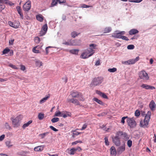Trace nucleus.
Returning a JSON list of instances; mask_svg holds the SVG:
<instances>
[{"mask_svg": "<svg viewBox=\"0 0 156 156\" xmlns=\"http://www.w3.org/2000/svg\"><path fill=\"white\" fill-rule=\"evenodd\" d=\"M5 8V6L4 5L0 4V12H1Z\"/></svg>", "mask_w": 156, "mask_h": 156, "instance_id": "0e129e2a", "label": "nucleus"}, {"mask_svg": "<svg viewBox=\"0 0 156 156\" xmlns=\"http://www.w3.org/2000/svg\"><path fill=\"white\" fill-rule=\"evenodd\" d=\"M22 116L19 115L15 118L12 119V124L14 127H17L20 126V121L21 120Z\"/></svg>", "mask_w": 156, "mask_h": 156, "instance_id": "f03ea898", "label": "nucleus"}, {"mask_svg": "<svg viewBox=\"0 0 156 156\" xmlns=\"http://www.w3.org/2000/svg\"><path fill=\"white\" fill-rule=\"evenodd\" d=\"M81 41L80 40H72V46L73 45H80L81 44Z\"/></svg>", "mask_w": 156, "mask_h": 156, "instance_id": "4468645a", "label": "nucleus"}, {"mask_svg": "<svg viewBox=\"0 0 156 156\" xmlns=\"http://www.w3.org/2000/svg\"><path fill=\"white\" fill-rule=\"evenodd\" d=\"M40 39L38 37H36L34 38V41L36 43H39L40 42Z\"/></svg>", "mask_w": 156, "mask_h": 156, "instance_id": "5fc2aeb1", "label": "nucleus"}, {"mask_svg": "<svg viewBox=\"0 0 156 156\" xmlns=\"http://www.w3.org/2000/svg\"><path fill=\"white\" fill-rule=\"evenodd\" d=\"M37 20L39 21L42 22L43 20V17L41 15H38L36 16Z\"/></svg>", "mask_w": 156, "mask_h": 156, "instance_id": "c85d7f7f", "label": "nucleus"}, {"mask_svg": "<svg viewBox=\"0 0 156 156\" xmlns=\"http://www.w3.org/2000/svg\"><path fill=\"white\" fill-rule=\"evenodd\" d=\"M125 150V145L124 144L122 145L119 147L117 150V152L119 154H121Z\"/></svg>", "mask_w": 156, "mask_h": 156, "instance_id": "dca6fc26", "label": "nucleus"}, {"mask_svg": "<svg viewBox=\"0 0 156 156\" xmlns=\"http://www.w3.org/2000/svg\"><path fill=\"white\" fill-rule=\"evenodd\" d=\"M14 41V39H12L10 40H9V44L10 45H12L13 44V42Z\"/></svg>", "mask_w": 156, "mask_h": 156, "instance_id": "774afa93", "label": "nucleus"}, {"mask_svg": "<svg viewBox=\"0 0 156 156\" xmlns=\"http://www.w3.org/2000/svg\"><path fill=\"white\" fill-rule=\"evenodd\" d=\"M134 46L133 44H130L127 46V48L128 49H133L134 48Z\"/></svg>", "mask_w": 156, "mask_h": 156, "instance_id": "de8ad7c7", "label": "nucleus"}, {"mask_svg": "<svg viewBox=\"0 0 156 156\" xmlns=\"http://www.w3.org/2000/svg\"><path fill=\"white\" fill-rule=\"evenodd\" d=\"M44 117V114L41 113L38 114V117L39 120H42L43 119Z\"/></svg>", "mask_w": 156, "mask_h": 156, "instance_id": "c9c22d12", "label": "nucleus"}, {"mask_svg": "<svg viewBox=\"0 0 156 156\" xmlns=\"http://www.w3.org/2000/svg\"><path fill=\"white\" fill-rule=\"evenodd\" d=\"M79 33L76 32L74 31L72 32L71 33V36L73 38H75L78 35Z\"/></svg>", "mask_w": 156, "mask_h": 156, "instance_id": "f704fd0d", "label": "nucleus"}, {"mask_svg": "<svg viewBox=\"0 0 156 156\" xmlns=\"http://www.w3.org/2000/svg\"><path fill=\"white\" fill-rule=\"evenodd\" d=\"M151 115V112L150 111H148L146 115L144 120L140 121V127L144 128L148 127V125L149 124Z\"/></svg>", "mask_w": 156, "mask_h": 156, "instance_id": "f257e3e1", "label": "nucleus"}, {"mask_svg": "<svg viewBox=\"0 0 156 156\" xmlns=\"http://www.w3.org/2000/svg\"><path fill=\"white\" fill-rule=\"evenodd\" d=\"M117 71V69L115 68H112L109 69L108 71L111 73H114Z\"/></svg>", "mask_w": 156, "mask_h": 156, "instance_id": "a19ab883", "label": "nucleus"}, {"mask_svg": "<svg viewBox=\"0 0 156 156\" xmlns=\"http://www.w3.org/2000/svg\"><path fill=\"white\" fill-rule=\"evenodd\" d=\"M139 31L135 29H133L130 30L129 31V34L130 35L135 34L138 33Z\"/></svg>", "mask_w": 156, "mask_h": 156, "instance_id": "b1692460", "label": "nucleus"}, {"mask_svg": "<svg viewBox=\"0 0 156 156\" xmlns=\"http://www.w3.org/2000/svg\"><path fill=\"white\" fill-rule=\"evenodd\" d=\"M74 148H71L70 150V154L71 155H73L74 154V152L75 151Z\"/></svg>", "mask_w": 156, "mask_h": 156, "instance_id": "bf43d9fd", "label": "nucleus"}, {"mask_svg": "<svg viewBox=\"0 0 156 156\" xmlns=\"http://www.w3.org/2000/svg\"><path fill=\"white\" fill-rule=\"evenodd\" d=\"M44 145H41L35 147L34 148V150L36 151H41L44 149Z\"/></svg>", "mask_w": 156, "mask_h": 156, "instance_id": "f3484780", "label": "nucleus"}, {"mask_svg": "<svg viewBox=\"0 0 156 156\" xmlns=\"http://www.w3.org/2000/svg\"><path fill=\"white\" fill-rule=\"evenodd\" d=\"M93 100L95 101L98 104H99L100 105H101L103 106H104L105 105V103L103 102L101 100L98 99L97 98H94L93 99Z\"/></svg>", "mask_w": 156, "mask_h": 156, "instance_id": "a878e982", "label": "nucleus"}, {"mask_svg": "<svg viewBox=\"0 0 156 156\" xmlns=\"http://www.w3.org/2000/svg\"><path fill=\"white\" fill-rule=\"evenodd\" d=\"M78 129H77L75 130H72L71 131V132L72 133V137L74 138L77 136L79 135L81 133L80 132H79L76 131L77 130H79Z\"/></svg>", "mask_w": 156, "mask_h": 156, "instance_id": "4be33fe9", "label": "nucleus"}, {"mask_svg": "<svg viewBox=\"0 0 156 156\" xmlns=\"http://www.w3.org/2000/svg\"><path fill=\"white\" fill-rule=\"evenodd\" d=\"M140 115V112L139 110H137L135 112V115L136 116H139Z\"/></svg>", "mask_w": 156, "mask_h": 156, "instance_id": "13d9d810", "label": "nucleus"}, {"mask_svg": "<svg viewBox=\"0 0 156 156\" xmlns=\"http://www.w3.org/2000/svg\"><path fill=\"white\" fill-rule=\"evenodd\" d=\"M111 154L113 156H115L116 154V150L114 147H112L110 149Z\"/></svg>", "mask_w": 156, "mask_h": 156, "instance_id": "393cba45", "label": "nucleus"}, {"mask_svg": "<svg viewBox=\"0 0 156 156\" xmlns=\"http://www.w3.org/2000/svg\"><path fill=\"white\" fill-rule=\"evenodd\" d=\"M69 102H71L76 105H80V102L79 101L76 99L71 98L68 100Z\"/></svg>", "mask_w": 156, "mask_h": 156, "instance_id": "a211bd4d", "label": "nucleus"}, {"mask_svg": "<svg viewBox=\"0 0 156 156\" xmlns=\"http://www.w3.org/2000/svg\"><path fill=\"white\" fill-rule=\"evenodd\" d=\"M70 95L73 98L79 97V95H80V93L76 91H73L71 92Z\"/></svg>", "mask_w": 156, "mask_h": 156, "instance_id": "6ab92c4d", "label": "nucleus"}, {"mask_svg": "<svg viewBox=\"0 0 156 156\" xmlns=\"http://www.w3.org/2000/svg\"><path fill=\"white\" fill-rule=\"evenodd\" d=\"M35 62L36 66L39 67H41L43 65V63L42 62L37 59L35 60Z\"/></svg>", "mask_w": 156, "mask_h": 156, "instance_id": "5701e85b", "label": "nucleus"}, {"mask_svg": "<svg viewBox=\"0 0 156 156\" xmlns=\"http://www.w3.org/2000/svg\"><path fill=\"white\" fill-rule=\"evenodd\" d=\"M112 30V28L110 27H106L104 30V33H106L110 32Z\"/></svg>", "mask_w": 156, "mask_h": 156, "instance_id": "7c9ffc66", "label": "nucleus"}, {"mask_svg": "<svg viewBox=\"0 0 156 156\" xmlns=\"http://www.w3.org/2000/svg\"><path fill=\"white\" fill-rule=\"evenodd\" d=\"M100 127L103 130H105L106 131H107L108 129H107L105 127V126L104 125H103L102 126H100Z\"/></svg>", "mask_w": 156, "mask_h": 156, "instance_id": "e2e57ef3", "label": "nucleus"}, {"mask_svg": "<svg viewBox=\"0 0 156 156\" xmlns=\"http://www.w3.org/2000/svg\"><path fill=\"white\" fill-rule=\"evenodd\" d=\"M132 144V141L131 140H129L127 142V145L129 147H130Z\"/></svg>", "mask_w": 156, "mask_h": 156, "instance_id": "a18cd8bd", "label": "nucleus"}, {"mask_svg": "<svg viewBox=\"0 0 156 156\" xmlns=\"http://www.w3.org/2000/svg\"><path fill=\"white\" fill-rule=\"evenodd\" d=\"M117 135H119L120 138L127 140L129 138V136L125 132H123L122 131H119L117 133Z\"/></svg>", "mask_w": 156, "mask_h": 156, "instance_id": "6e6552de", "label": "nucleus"}, {"mask_svg": "<svg viewBox=\"0 0 156 156\" xmlns=\"http://www.w3.org/2000/svg\"><path fill=\"white\" fill-rule=\"evenodd\" d=\"M46 33V32H45L44 31L41 30L40 33V34L41 36H43L45 35Z\"/></svg>", "mask_w": 156, "mask_h": 156, "instance_id": "680f3d73", "label": "nucleus"}, {"mask_svg": "<svg viewBox=\"0 0 156 156\" xmlns=\"http://www.w3.org/2000/svg\"><path fill=\"white\" fill-rule=\"evenodd\" d=\"M127 122L128 125L131 128H133L136 126V122L133 118H128L127 120Z\"/></svg>", "mask_w": 156, "mask_h": 156, "instance_id": "20e7f679", "label": "nucleus"}, {"mask_svg": "<svg viewBox=\"0 0 156 156\" xmlns=\"http://www.w3.org/2000/svg\"><path fill=\"white\" fill-rule=\"evenodd\" d=\"M17 12H18V13H19V14L20 15V16L21 17V18H22V19H23V14L22 12H21V10L20 11H18Z\"/></svg>", "mask_w": 156, "mask_h": 156, "instance_id": "69168bd1", "label": "nucleus"}, {"mask_svg": "<svg viewBox=\"0 0 156 156\" xmlns=\"http://www.w3.org/2000/svg\"><path fill=\"white\" fill-rule=\"evenodd\" d=\"M87 123H85L83 125L82 128L81 129H80V130H84L85 129L87 128Z\"/></svg>", "mask_w": 156, "mask_h": 156, "instance_id": "09e8293b", "label": "nucleus"}, {"mask_svg": "<svg viewBox=\"0 0 156 156\" xmlns=\"http://www.w3.org/2000/svg\"><path fill=\"white\" fill-rule=\"evenodd\" d=\"M96 93L103 98L105 99H108V98L107 96L104 93L101 92L100 91L97 90L96 91Z\"/></svg>", "mask_w": 156, "mask_h": 156, "instance_id": "aec40b11", "label": "nucleus"}, {"mask_svg": "<svg viewBox=\"0 0 156 156\" xmlns=\"http://www.w3.org/2000/svg\"><path fill=\"white\" fill-rule=\"evenodd\" d=\"M62 114L59 111H57L55 112L54 116L62 117L61 115Z\"/></svg>", "mask_w": 156, "mask_h": 156, "instance_id": "e433bc0d", "label": "nucleus"}, {"mask_svg": "<svg viewBox=\"0 0 156 156\" xmlns=\"http://www.w3.org/2000/svg\"><path fill=\"white\" fill-rule=\"evenodd\" d=\"M49 98V96H46L44 98L42 99H41L40 101V103L41 104H42L44 102H45Z\"/></svg>", "mask_w": 156, "mask_h": 156, "instance_id": "cd10ccee", "label": "nucleus"}, {"mask_svg": "<svg viewBox=\"0 0 156 156\" xmlns=\"http://www.w3.org/2000/svg\"><path fill=\"white\" fill-rule=\"evenodd\" d=\"M128 118H129L127 116H124L122 118L121 120V122L122 124H124L125 123V119L127 118V119H128Z\"/></svg>", "mask_w": 156, "mask_h": 156, "instance_id": "3c124183", "label": "nucleus"}, {"mask_svg": "<svg viewBox=\"0 0 156 156\" xmlns=\"http://www.w3.org/2000/svg\"><path fill=\"white\" fill-rule=\"evenodd\" d=\"M64 118H65L68 116H71V113L69 112H67L66 113H63L61 115Z\"/></svg>", "mask_w": 156, "mask_h": 156, "instance_id": "72a5a7b5", "label": "nucleus"}, {"mask_svg": "<svg viewBox=\"0 0 156 156\" xmlns=\"http://www.w3.org/2000/svg\"><path fill=\"white\" fill-rule=\"evenodd\" d=\"M120 38H121L122 40H125L127 41L129 40L128 38L126 36L121 35V37Z\"/></svg>", "mask_w": 156, "mask_h": 156, "instance_id": "864d4df0", "label": "nucleus"}, {"mask_svg": "<svg viewBox=\"0 0 156 156\" xmlns=\"http://www.w3.org/2000/svg\"><path fill=\"white\" fill-rule=\"evenodd\" d=\"M91 52L87 49L85 50L81 54L80 57L83 59H86L92 55Z\"/></svg>", "mask_w": 156, "mask_h": 156, "instance_id": "423d86ee", "label": "nucleus"}, {"mask_svg": "<svg viewBox=\"0 0 156 156\" xmlns=\"http://www.w3.org/2000/svg\"><path fill=\"white\" fill-rule=\"evenodd\" d=\"M4 3L6 4L9 5L10 6H12L14 5L13 3L10 1H8L7 0H4Z\"/></svg>", "mask_w": 156, "mask_h": 156, "instance_id": "37998d69", "label": "nucleus"}, {"mask_svg": "<svg viewBox=\"0 0 156 156\" xmlns=\"http://www.w3.org/2000/svg\"><path fill=\"white\" fill-rule=\"evenodd\" d=\"M48 133V132H46L40 134L39 136L41 139H43Z\"/></svg>", "mask_w": 156, "mask_h": 156, "instance_id": "79ce46f5", "label": "nucleus"}, {"mask_svg": "<svg viewBox=\"0 0 156 156\" xmlns=\"http://www.w3.org/2000/svg\"><path fill=\"white\" fill-rule=\"evenodd\" d=\"M52 130H53V131H55V132H56V131H58V130L56 129L55 128V127H54L53 126H50V127H49Z\"/></svg>", "mask_w": 156, "mask_h": 156, "instance_id": "052dcab7", "label": "nucleus"}, {"mask_svg": "<svg viewBox=\"0 0 156 156\" xmlns=\"http://www.w3.org/2000/svg\"><path fill=\"white\" fill-rule=\"evenodd\" d=\"M78 98L80 101H83L84 100V98L83 97L82 94L81 93H80V95H79Z\"/></svg>", "mask_w": 156, "mask_h": 156, "instance_id": "6e6d98bb", "label": "nucleus"}, {"mask_svg": "<svg viewBox=\"0 0 156 156\" xmlns=\"http://www.w3.org/2000/svg\"><path fill=\"white\" fill-rule=\"evenodd\" d=\"M125 34V31H120L119 30H116L112 34V37L116 38H120L121 36L124 35Z\"/></svg>", "mask_w": 156, "mask_h": 156, "instance_id": "39448f33", "label": "nucleus"}, {"mask_svg": "<svg viewBox=\"0 0 156 156\" xmlns=\"http://www.w3.org/2000/svg\"><path fill=\"white\" fill-rule=\"evenodd\" d=\"M149 107L151 110L152 111L155 110L156 107V105L154 101L152 100L150 102L149 105Z\"/></svg>", "mask_w": 156, "mask_h": 156, "instance_id": "2eb2a0df", "label": "nucleus"}, {"mask_svg": "<svg viewBox=\"0 0 156 156\" xmlns=\"http://www.w3.org/2000/svg\"><path fill=\"white\" fill-rule=\"evenodd\" d=\"M120 137L117 135V133H116V136L113 139V141L115 144L117 146H119L120 144V142L119 140Z\"/></svg>", "mask_w": 156, "mask_h": 156, "instance_id": "9b49d317", "label": "nucleus"}, {"mask_svg": "<svg viewBox=\"0 0 156 156\" xmlns=\"http://www.w3.org/2000/svg\"><path fill=\"white\" fill-rule=\"evenodd\" d=\"M37 47V46H35L33 48L32 51L34 53H40L39 51L38 50L36 49Z\"/></svg>", "mask_w": 156, "mask_h": 156, "instance_id": "ea45409f", "label": "nucleus"}, {"mask_svg": "<svg viewBox=\"0 0 156 156\" xmlns=\"http://www.w3.org/2000/svg\"><path fill=\"white\" fill-rule=\"evenodd\" d=\"M104 140H105V143L106 145H109V142L108 141V138L107 137H105L104 138Z\"/></svg>", "mask_w": 156, "mask_h": 156, "instance_id": "4d7b16f0", "label": "nucleus"}, {"mask_svg": "<svg viewBox=\"0 0 156 156\" xmlns=\"http://www.w3.org/2000/svg\"><path fill=\"white\" fill-rule=\"evenodd\" d=\"M31 2L30 1H28L23 5V9L24 11H27L30 9Z\"/></svg>", "mask_w": 156, "mask_h": 156, "instance_id": "9d476101", "label": "nucleus"}, {"mask_svg": "<svg viewBox=\"0 0 156 156\" xmlns=\"http://www.w3.org/2000/svg\"><path fill=\"white\" fill-rule=\"evenodd\" d=\"M28 152L27 151H22L21 152H18V154L21 155H24L25 154L27 153Z\"/></svg>", "mask_w": 156, "mask_h": 156, "instance_id": "8fccbe9b", "label": "nucleus"}, {"mask_svg": "<svg viewBox=\"0 0 156 156\" xmlns=\"http://www.w3.org/2000/svg\"><path fill=\"white\" fill-rule=\"evenodd\" d=\"M9 25L11 27L15 28H17L19 26L20 23L19 22H12L11 21L8 22Z\"/></svg>", "mask_w": 156, "mask_h": 156, "instance_id": "f8f14e48", "label": "nucleus"}, {"mask_svg": "<svg viewBox=\"0 0 156 156\" xmlns=\"http://www.w3.org/2000/svg\"><path fill=\"white\" fill-rule=\"evenodd\" d=\"M140 87L143 88H144L147 90H153L155 89V87H154L144 84H143L142 85H141L140 86Z\"/></svg>", "mask_w": 156, "mask_h": 156, "instance_id": "ddd939ff", "label": "nucleus"}, {"mask_svg": "<svg viewBox=\"0 0 156 156\" xmlns=\"http://www.w3.org/2000/svg\"><path fill=\"white\" fill-rule=\"evenodd\" d=\"M10 51V50L8 48H6L3 51L2 53L3 54H5L7 53Z\"/></svg>", "mask_w": 156, "mask_h": 156, "instance_id": "49530a36", "label": "nucleus"}, {"mask_svg": "<svg viewBox=\"0 0 156 156\" xmlns=\"http://www.w3.org/2000/svg\"><path fill=\"white\" fill-rule=\"evenodd\" d=\"M9 66L14 69H18V68L16 67L15 65H12L11 64H10L9 65Z\"/></svg>", "mask_w": 156, "mask_h": 156, "instance_id": "603ef678", "label": "nucleus"}, {"mask_svg": "<svg viewBox=\"0 0 156 156\" xmlns=\"http://www.w3.org/2000/svg\"><path fill=\"white\" fill-rule=\"evenodd\" d=\"M32 120H30L27 122L25 123L23 126V128L24 129H25L26 127L28 126L31 123H32Z\"/></svg>", "mask_w": 156, "mask_h": 156, "instance_id": "c756f323", "label": "nucleus"}, {"mask_svg": "<svg viewBox=\"0 0 156 156\" xmlns=\"http://www.w3.org/2000/svg\"><path fill=\"white\" fill-rule=\"evenodd\" d=\"M59 119L58 118L55 117L52 118L51 120V121L52 123H55L58 121Z\"/></svg>", "mask_w": 156, "mask_h": 156, "instance_id": "c03bdc74", "label": "nucleus"}, {"mask_svg": "<svg viewBox=\"0 0 156 156\" xmlns=\"http://www.w3.org/2000/svg\"><path fill=\"white\" fill-rule=\"evenodd\" d=\"M79 50L78 49H72L70 50L69 52L73 54L77 55L78 54Z\"/></svg>", "mask_w": 156, "mask_h": 156, "instance_id": "473e14b6", "label": "nucleus"}, {"mask_svg": "<svg viewBox=\"0 0 156 156\" xmlns=\"http://www.w3.org/2000/svg\"><path fill=\"white\" fill-rule=\"evenodd\" d=\"M62 44L67 46H72L71 40H68L67 41H64L62 43Z\"/></svg>", "mask_w": 156, "mask_h": 156, "instance_id": "bb28decb", "label": "nucleus"}, {"mask_svg": "<svg viewBox=\"0 0 156 156\" xmlns=\"http://www.w3.org/2000/svg\"><path fill=\"white\" fill-rule=\"evenodd\" d=\"M139 59V57H136L135 58L130 59L129 60V65L134 64L136 62L138 61Z\"/></svg>", "mask_w": 156, "mask_h": 156, "instance_id": "412c9836", "label": "nucleus"}, {"mask_svg": "<svg viewBox=\"0 0 156 156\" xmlns=\"http://www.w3.org/2000/svg\"><path fill=\"white\" fill-rule=\"evenodd\" d=\"M5 144L6 146L8 148L10 147L13 146V145L12 144L11 142L10 141H6Z\"/></svg>", "mask_w": 156, "mask_h": 156, "instance_id": "2f4dec72", "label": "nucleus"}, {"mask_svg": "<svg viewBox=\"0 0 156 156\" xmlns=\"http://www.w3.org/2000/svg\"><path fill=\"white\" fill-rule=\"evenodd\" d=\"M58 2V0H53L51 3V7H53L57 4Z\"/></svg>", "mask_w": 156, "mask_h": 156, "instance_id": "58836bf2", "label": "nucleus"}, {"mask_svg": "<svg viewBox=\"0 0 156 156\" xmlns=\"http://www.w3.org/2000/svg\"><path fill=\"white\" fill-rule=\"evenodd\" d=\"M102 77H99L94 78L93 81L92 83L94 86H97L101 84L103 81Z\"/></svg>", "mask_w": 156, "mask_h": 156, "instance_id": "0eeeda50", "label": "nucleus"}, {"mask_svg": "<svg viewBox=\"0 0 156 156\" xmlns=\"http://www.w3.org/2000/svg\"><path fill=\"white\" fill-rule=\"evenodd\" d=\"M139 78L141 79H142L144 80H148L149 77L148 74L145 71H141L139 73Z\"/></svg>", "mask_w": 156, "mask_h": 156, "instance_id": "7ed1b4c3", "label": "nucleus"}, {"mask_svg": "<svg viewBox=\"0 0 156 156\" xmlns=\"http://www.w3.org/2000/svg\"><path fill=\"white\" fill-rule=\"evenodd\" d=\"M97 45L94 44H92L89 45V47L87 49L91 52L92 55L94 53L95 51L94 49H96Z\"/></svg>", "mask_w": 156, "mask_h": 156, "instance_id": "1a4fd4ad", "label": "nucleus"}, {"mask_svg": "<svg viewBox=\"0 0 156 156\" xmlns=\"http://www.w3.org/2000/svg\"><path fill=\"white\" fill-rule=\"evenodd\" d=\"M48 29V26L46 24L44 25L42 28L41 30L44 31L45 32H47Z\"/></svg>", "mask_w": 156, "mask_h": 156, "instance_id": "4c0bfd02", "label": "nucleus"}, {"mask_svg": "<svg viewBox=\"0 0 156 156\" xmlns=\"http://www.w3.org/2000/svg\"><path fill=\"white\" fill-rule=\"evenodd\" d=\"M20 69L22 71H24L26 69V67L25 66L23 65H21L20 66Z\"/></svg>", "mask_w": 156, "mask_h": 156, "instance_id": "338daca9", "label": "nucleus"}]
</instances>
